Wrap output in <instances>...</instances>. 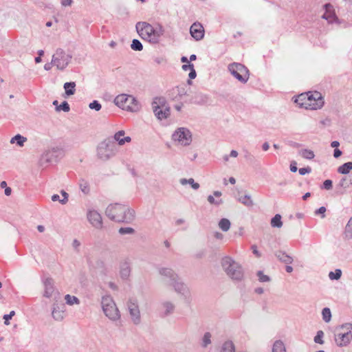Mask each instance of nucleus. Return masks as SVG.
Segmentation results:
<instances>
[{
	"mask_svg": "<svg viewBox=\"0 0 352 352\" xmlns=\"http://www.w3.org/2000/svg\"><path fill=\"white\" fill-rule=\"evenodd\" d=\"M323 186L325 189H327V190L330 189L332 187L331 180H329V179L325 180L323 183Z\"/></svg>",
	"mask_w": 352,
	"mask_h": 352,
	"instance_id": "46",
	"label": "nucleus"
},
{
	"mask_svg": "<svg viewBox=\"0 0 352 352\" xmlns=\"http://www.w3.org/2000/svg\"><path fill=\"white\" fill-rule=\"evenodd\" d=\"M299 173L301 175H305L306 173H311V168L310 167H307V168H301L299 169Z\"/></svg>",
	"mask_w": 352,
	"mask_h": 352,
	"instance_id": "45",
	"label": "nucleus"
},
{
	"mask_svg": "<svg viewBox=\"0 0 352 352\" xmlns=\"http://www.w3.org/2000/svg\"><path fill=\"white\" fill-rule=\"evenodd\" d=\"M351 326H342L336 329L335 340L338 346H346L352 339V332L349 329Z\"/></svg>",
	"mask_w": 352,
	"mask_h": 352,
	"instance_id": "9",
	"label": "nucleus"
},
{
	"mask_svg": "<svg viewBox=\"0 0 352 352\" xmlns=\"http://www.w3.org/2000/svg\"><path fill=\"white\" fill-rule=\"evenodd\" d=\"M300 153L303 158L307 160H312L315 156L314 151L308 149H303Z\"/></svg>",
	"mask_w": 352,
	"mask_h": 352,
	"instance_id": "27",
	"label": "nucleus"
},
{
	"mask_svg": "<svg viewBox=\"0 0 352 352\" xmlns=\"http://www.w3.org/2000/svg\"><path fill=\"white\" fill-rule=\"evenodd\" d=\"M324 8L325 12L322 15V18L327 20L329 23H332L336 21L337 18L333 6L331 4L327 3L324 6Z\"/></svg>",
	"mask_w": 352,
	"mask_h": 352,
	"instance_id": "16",
	"label": "nucleus"
},
{
	"mask_svg": "<svg viewBox=\"0 0 352 352\" xmlns=\"http://www.w3.org/2000/svg\"><path fill=\"white\" fill-rule=\"evenodd\" d=\"M278 257L280 261H282L286 264H291L293 261L292 258L289 255L286 254L285 253H280L278 255Z\"/></svg>",
	"mask_w": 352,
	"mask_h": 352,
	"instance_id": "30",
	"label": "nucleus"
},
{
	"mask_svg": "<svg viewBox=\"0 0 352 352\" xmlns=\"http://www.w3.org/2000/svg\"><path fill=\"white\" fill-rule=\"evenodd\" d=\"M173 139L181 145L186 146L191 142L192 136L189 130L186 128H179L173 133Z\"/></svg>",
	"mask_w": 352,
	"mask_h": 352,
	"instance_id": "10",
	"label": "nucleus"
},
{
	"mask_svg": "<svg viewBox=\"0 0 352 352\" xmlns=\"http://www.w3.org/2000/svg\"><path fill=\"white\" fill-rule=\"evenodd\" d=\"M269 147H270L269 144L267 142L264 143L263 145V149L264 151H267L269 149Z\"/></svg>",
	"mask_w": 352,
	"mask_h": 352,
	"instance_id": "60",
	"label": "nucleus"
},
{
	"mask_svg": "<svg viewBox=\"0 0 352 352\" xmlns=\"http://www.w3.org/2000/svg\"><path fill=\"white\" fill-rule=\"evenodd\" d=\"M166 308H167V311H168V312H169V311H170V310H172V309H173V305H172L171 304L167 303V304L166 305Z\"/></svg>",
	"mask_w": 352,
	"mask_h": 352,
	"instance_id": "62",
	"label": "nucleus"
},
{
	"mask_svg": "<svg viewBox=\"0 0 352 352\" xmlns=\"http://www.w3.org/2000/svg\"><path fill=\"white\" fill-rule=\"evenodd\" d=\"M234 346L232 342H226L221 349V352H234Z\"/></svg>",
	"mask_w": 352,
	"mask_h": 352,
	"instance_id": "26",
	"label": "nucleus"
},
{
	"mask_svg": "<svg viewBox=\"0 0 352 352\" xmlns=\"http://www.w3.org/2000/svg\"><path fill=\"white\" fill-rule=\"evenodd\" d=\"M88 219L94 227L97 228L102 227V217L97 211H89L88 213Z\"/></svg>",
	"mask_w": 352,
	"mask_h": 352,
	"instance_id": "14",
	"label": "nucleus"
},
{
	"mask_svg": "<svg viewBox=\"0 0 352 352\" xmlns=\"http://www.w3.org/2000/svg\"><path fill=\"white\" fill-rule=\"evenodd\" d=\"M214 236L217 239H223V234L219 232H216L214 234Z\"/></svg>",
	"mask_w": 352,
	"mask_h": 352,
	"instance_id": "55",
	"label": "nucleus"
},
{
	"mask_svg": "<svg viewBox=\"0 0 352 352\" xmlns=\"http://www.w3.org/2000/svg\"><path fill=\"white\" fill-rule=\"evenodd\" d=\"M152 108L155 116L159 120L165 119L170 114V109L166 107L164 98H155L152 102Z\"/></svg>",
	"mask_w": 352,
	"mask_h": 352,
	"instance_id": "7",
	"label": "nucleus"
},
{
	"mask_svg": "<svg viewBox=\"0 0 352 352\" xmlns=\"http://www.w3.org/2000/svg\"><path fill=\"white\" fill-rule=\"evenodd\" d=\"M15 315L14 311H11L9 314H6L3 316L4 323L6 325H9V320Z\"/></svg>",
	"mask_w": 352,
	"mask_h": 352,
	"instance_id": "36",
	"label": "nucleus"
},
{
	"mask_svg": "<svg viewBox=\"0 0 352 352\" xmlns=\"http://www.w3.org/2000/svg\"><path fill=\"white\" fill-rule=\"evenodd\" d=\"M80 187L84 193L87 194L89 192V186L87 182H82L80 184Z\"/></svg>",
	"mask_w": 352,
	"mask_h": 352,
	"instance_id": "37",
	"label": "nucleus"
},
{
	"mask_svg": "<svg viewBox=\"0 0 352 352\" xmlns=\"http://www.w3.org/2000/svg\"><path fill=\"white\" fill-rule=\"evenodd\" d=\"M286 271L289 273H291L292 271H293V268L292 267L289 266V265H287L286 267Z\"/></svg>",
	"mask_w": 352,
	"mask_h": 352,
	"instance_id": "64",
	"label": "nucleus"
},
{
	"mask_svg": "<svg viewBox=\"0 0 352 352\" xmlns=\"http://www.w3.org/2000/svg\"><path fill=\"white\" fill-rule=\"evenodd\" d=\"M124 131H119L114 135V140L118 142L120 145H123L126 142H130L131 141L129 136L124 137Z\"/></svg>",
	"mask_w": 352,
	"mask_h": 352,
	"instance_id": "17",
	"label": "nucleus"
},
{
	"mask_svg": "<svg viewBox=\"0 0 352 352\" xmlns=\"http://www.w3.org/2000/svg\"><path fill=\"white\" fill-rule=\"evenodd\" d=\"M70 57L62 50H56L53 56L52 63L59 69H64L68 64Z\"/></svg>",
	"mask_w": 352,
	"mask_h": 352,
	"instance_id": "11",
	"label": "nucleus"
},
{
	"mask_svg": "<svg viewBox=\"0 0 352 352\" xmlns=\"http://www.w3.org/2000/svg\"><path fill=\"white\" fill-rule=\"evenodd\" d=\"M162 274L172 276V271L169 269H163L161 272Z\"/></svg>",
	"mask_w": 352,
	"mask_h": 352,
	"instance_id": "52",
	"label": "nucleus"
},
{
	"mask_svg": "<svg viewBox=\"0 0 352 352\" xmlns=\"http://www.w3.org/2000/svg\"><path fill=\"white\" fill-rule=\"evenodd\" d=\"M341 155H342V152H341V151H340V149H338V148H336V149L334 150V153H333V156H334V157L338 158V157H339Z\"/></svg>",
	"mask_w": 352,
	"mask_h": 352,
	"instance_id": "51",
	"label": "nucleus"
},
{
	"mask_svg": "<svg viewBox=\"0 0 352 352\" xmlns=\"http://www.w3.org/2000/svg\"><path fill=\"white\" fill-rule=\"evenodd\" d=\"M114 102L122 109L131 112H137L140 109L138 101L131 95L120 94L116 97Z\"/></svg>",
	"mask_w": 352,
	"mask_h": 352,
	"instance_id": "4",
	"label": "nucleus"
},
{
	"mask_svg": "<svg viewBox=\"0 0 352 352\" xmlns=\"http://www.w3.org/2000/svg\"><path fill=\"white\" fill-rule=\"evenodd\" d=\"M230 221L225 218L221 219L219 222V227L223 232H227L230 229Z\"/></svg>",
	"mask_w": 352,
	"mask_h": 352,
	"instance_id": "20",
	"label": "nucleus"
},
{
	"mask_svg": "<svg viewBox=\"0 0 352 352\" xmlns=\"http://www.w3.org/2000/svg\"><path fill=\"white\" fill-rule=\"evenodd\" d=\"M102 309L105 315L111 320L119 318L120 314L116 303L110 296H104L102 299Z\"/></svg>",
	"mask_w": 352,
	"mask_h": 352,
	"instance_id": "6",
	"label": "nucleus"
},
{
	"mask_svg": "<svg viewBox=\"0 0 352 352\" xmlns=\"http://www.w3.org/2000/svg\"><path fill=\"white\" fill-rule=\"evenodd\" d=\"M208 201L211 204H219V202H216L214 201V199L212 196L210 195L208 197Z\"/></svg>",
	"mask_w": 352,
	"mask_h": 352,
	"instance_id": "54",
	"label": "nucleus"
},
{
	"mask_svg": "<svg viewBox=\"0 0 352 352\" xmlns=\"http://www.w3.org/2000/svg\"><path fill=\"white\" fill-rule=\"evenodd\" d=\"M37 229L40 232H43L45 230V228L43 226H38Z\"/></svg>",
	"mask_w": 352,
	"mask_h": 352,
	"instance_id": "63",
	"label": "nucleus"
},
{
	"mask_svg": "<svg viewBox=\"0 0 352 352\" xmlns=\"http://www.w3.org/2000/svg\"><path fill=\"white\" fill-rule=\"evenodd\" d=\"M58 109H62L64 111H69V104L67 102H63L62 103V104L60 105V107H58Z\"/></svg>",
	"mask_w": 352,
	"mask_h": 352,
	"instance_id": "44",
	"label": "nucleus"
},
{
	"mask_svg": "<svg viewBox=\"0 0 352 352\" xmlns=\"http://www.w3.org/2000/svg\"><path fill=\"white\" fill-rule=\"evenodd\" d=\"M331 145L332 147L337 148L340 145V143L338 141H333L331 142Z\"/></svg>",
	"mask_w": 352,
	"mask_h": 352,
	"instance_id": "58",
	"label": "nucleus"
},
{
	"mask_svg": "<svg viewBox=\"0 0 352 352\" xmlns=\"http://www.w3.org/2000/svg\"><path fill=\"white\" fill-rule=\"evenodd\" d=\"M240 201L245 204V206H252V201L250 198V197L244 195L240 197L239 199Z\"/></svg>",
	"mask_w": 352,
	"mask_h": 352,
	"instance_id": "35",
	"label": "nucleus"
},
{
	"mask_svg": "<svg viewBox=\"0 0 352 352\" xmlns=\"http://www.w3.org/2000/svg\"><path fill=\"white\" fill-rule=\"evenodd\" d=\"M271 226L273 228H281L283 221H281L280 214H276L271 220Z\"/></svg>",
	"mask_w": 352,
	"mask_h": 352,
	"instance_id": "21",
	"label": "nucleus"
},
{
	"mask_svg": "<svg viewBox=\"0 0 352 352\" xmlns=\"http://www.w3.org/2000/svg\"><path fill=\"white\" fill-rule=\"evenodd\" d=\"M175 90L177 91V94L179 96H183V95H185L186 94V91L185 89V87L183 85L177 86L175 88Z\"/></svg>",
	"mask_w": 352,
	"mask_h": 352,
	"instance_id": "43",
	"label": "nucleus"
},
{
	"mask_svg": "<svg viewBox=\"0 0 352 352\" xmlns=\"http://www.w3.org/2000/svg\"><path fill=\"white\" fill-rule=\"evenodd\" d=\"M251 249H252L253 253L256 255V257H258V258L261 257V254L258 251L256 245H252Z\"/></svg>",
	"mask_w": 352,
	"mask_h": 352,
	"instance_id": "47",
	"label": "nucleus"
},
{
	"mask_svg": "<svg viewBox=\"0 0 352 352\" xmlns=\"http://www.w3.org/2000/svg\"><path fill=\"white\" fill-rule=\"evenodd\" d=\"M210 338H211V335H210V333H206L204 335V339H203L204 346H207L208 344L210 343Z\"/></svg>",
	"mask_w": 352,
	"mask_h": 352,
	"instance_id": "41",
	"label": "nucleus"
},
{
	"mask_svg": "<svg viewBox=\"0 0 352 352\" xmlns=\"http://www.w3.org/2000/svg\"><path fill=\"white\" fill-rule=\"evenodd\" d=\"M345 236L348 239L352 238V217L349 221L345 228Z\"/></svg>",
	"mask_w": 352,
	"mask_h": 352,
	"instance_id": "29",
	"label": "nucleus"
},
{
	"mask_svg": "<svg viewBox=\"0 0 352 352\" xmlns=\"http://www.w3.org/2000/svg\"><path fill=\"white\" fill-rule=\"evenodd\" d=\"M273 352H286L284 344L281 341H276L274 344Z\"/></svg>",
	"mask_w": 352,
	"mask_h": 352,
	"instance_id": "23",
	"label": "nucleus"
},
{
	"mask_svg": "<svg viewBox=\"0 0 352 352\" xmlns=\"http://www.w3.org/2000/svg\"><path fill=\"white\" fill-rule=\"evenodd\" d=\"M182 69L185 71H188V70H190V73H189V77L190 79H193L196 77V72L194 69V66L192 64H190V63H187L186 65H184L182 66Z\"/></svg>",
	"mask_w": 352,
	"mask_h": 352,
	"instance_id": "22",
	"label": "nucleus"
},
{
	"mask_svg": "<svg viewBox=\"0 0 352 352\" xmlns=\"http://www.w3.org/2000/svg\"><path fill=\"white\" fill-rule=\"evenodd\" d=\"M72 0H65L63 2V4L64 6H70L71 3H72Z\"/></svg>",
	"mask_w": 352,
	"mask_h": 352,
	"instance_id": "61",
	"label": "nucleus"
},
{
	"mask_svg": "<svg viewBox=\"0 0 352 352\" xmlns=\"http://www.w3.org/2000/svg\"><path fill=\"white\" fill-rule=\"evenodd\" d=\"M258 276V279L261 282H267L269 281L270 277L267 275H265L262 272L259 271L257 274Z\"/></svg>",
	"mask_w": 352,
	"mask_h": 352,
	"instance_id": "38",
	"label": "nucleus"
},
{
	"mask_svg": "<svg viewBox=\"0 0 352 352\" xmlns=\"http://www.w3.org/2000/svg\"><path fill=\"white\" fill-rule=\"evenodd\" d=\"M113 144L110 142L104 141L97 148L98 157L104 160H108L113 154Z\"/></svg>",
	"mask_w": 352,
	"mask_h": 352,
	"instance_id": "12",
	"label": "nucleus"
},
{
	"mask_svg": "<svg viewBox=\"0 0 352 352\" xmlns=\"http://www.w3.org/2000/svg\"><path fill=\"white\" fill-rule=\"evenodd\" d=\"M128 308L131 316V318L135 323L140 322V311L138 305L133 302H129Z\"/></svg>",
	"mask_w": 352,
	"mask_h": 352,
	"instance_id": "15",
	"label": "nucleus"
},
{
	"mask_svg": "<svg viewBox=\"0 0 352 352\" xmlns=\"http://www.w3.org/2000/svg\"><path fill=\"white\" fill-rule=\"evenodd\" d=\"M131 46V48L135 51H141L143 48V46H142V43H140V41L137 39L133 40L132 44Z\"/></svg>",
	"mask_w": 352,
	"mask_h": 352,
	"instance_id": "32",
	"label": "nucleus"
},
{
	"mask_svg": "<svg viewBox=\"0 0 352 352\" xmlns=\"http://www.w3.org/2000/svg\"><path fill=\"white\" fill-rule=\"evenodd\" d=\"M222 266L226 274L232 279L241 280L243 272L241 266L230 258H226L222 261Z\"/></svg>",
	"mask_w": 352,
	"mask_h": 352,
	"instance_id": "5",
	"label": "nucleus"
},
{
	"mask_svg": "<svg viewBox=\"0 0 352 352\" xmlns=\"http://www.w3.org/2000/svg\"><path fill=\"white\" fill-rule=\"evenodd\" d=\"M52 316L56 320H62L64 318V311L55 308L52 311Z\"/></svg>",
	"mask_w": 352,
	"mask_h": 352,
	"instance_id": "25",
	"label": "nucleus"
},
{
	"mask_svg": "<svg viewBox=\"0 0 352 352\" xmlns=\"http://www.w3.org/2000/svg\"><path fill=\"white\" fill-rule=\"evenodd\" d=\"M352 170V162H346L343 165L340 166L338 171L339 173L341 174H347Z\"/></svg>",
	"mask_w": 352,
	"mask_h": 352,
	"instance_id": "18",
	"label": "nucleus"
},
{
	"mask_svg": "<svg viewBox=\"0 0 352 352\" xmlns=\"http://www.w3.org/2000/svg\"><path fill=\"white\" fill-rule=\"evenodd\" d=\"M295 102L306 109L316 110L321 109L324 104V98L319 91H308L297 96Z\"/></svg>",
	"mask_w": 352,
	"mask_h": 352,
	"instance_id": "1",
	"label": "nucleus"
},
{
	"mask_svg": "<svg viewBox=\"0 0 352 352\" xmlns=\"http://www.w3.org/2000/svg\"><path fill=\"white\" fill-rule=\"evenodd\" d=\"M342 275V271L339 269L335 270V272H331L329 274V277L331 280H338Z\"/></svg>",
	"mask_w": 352,
	"mask_h": 352,
	"instance_id": "31",
	"label": "nucleus"
},
{
	"mask_svg": "<svg viewBox=\"0 0 352 352\" xmlns=\"http://www.w3.org/2000/svg\"><path fill=\"white\" fill-rule=\"evenodd\" d=\"M237 155H238V153H237V151H236L233 150V151H232L230 152V156H231V157H237Z\"/></svg>",
	"mask_w": 352,
	"mask_h": 352,
	"instance_id": "59",
	"label": "nucleus"
},
{
	"mask_svg": "<svg viewBox=\"0 0 352 352\" xmlns=\"http://www.w3.org/2000/svg\"><path fill=\"white\" fill-rule=\"evenodd\" d=\"M326 212V208L323 206L320 207L317 211H316V214H322V217H324V212Z\"/></svg>",
	"mask_w": 352,
	"mask_h": 352,
	"instance_id": "53",
	"label": "nucleus"
},
{
	"mask_svg": "<svg viewBox=\"0 0 352 352\" xmlns=\"http://www.w3.org/2000/svg\"><path fill=\"white\" fill-rule=\"evenodd\" d=\"M65 300L67 304L69 305H73L74 304H79V300L74 296H71L69 294H67L65 296Z\"/></svg>",
	"mask_w": 352,
	"mask_h": 352,
	"instance_id": "28",
	"label": "nucleus"
},
{
	"mask_svg": "<svg viewBox=\"0 0 352 352\" xmlns=\"http://www.w3.org/2000/svg\"><path fill=\"white\" fill-rule=\"evenodd\" d=\"M228 69L232 76L240 82H245L249 79L248 69L240 63H234L229 65Z\"/></svg>",
	"mask_w": 352,
	"mask_h": 352,
	"instance_id": "8",
	"label": "nucleus"
},
{
	"mask_svg": "<svg viewBox=\"0 0 352 352\" xmlns=\"http://www.w3.org/2000/svg\"><path fill=\"white\" fill-rule=\"evenodd\" d=\"M134 232V230L131 228H121L120 230H119V232L122 234H131V233H133Z\"/></svg>",
	"mask_w": 352,
	"mask_h": 352,
	"instance_id": "42",
	"label": "nucleus"
},
{
	"mask_svg": "<svg viewBox=\"0 0 352 352\" xmlns=\"http://www.w3.org/2000/svg\"><path fill=\"white\" fill-rule=\"evenodd\" d=\"M52 287L50 285L49 287H47V285H46V291L45 292V296L46 297H50L52 294Z\"/></svg>",
	"mask_w": 352,
	"mask_h": 352,
	"instance_id": "48",
	"label": "nucleus"
},
{
	"mask_svg": "<svg viewBox=\"0 0 352 352\" xmlns=\"http://www.w3.org/2000/svg\"><path fill=\"white\" fill-rule=\"evenodd\" d=\"M322 314L323 320L327 322H329L331 318L330 309L329 308H324L323 309Z\"/></svg>",
	"mask_w": 352,
	"mask_h": 352,
	"instance_id": "33",
	"label": "nucleus"
},
{
	"mask_svg": "<svg viewBox=\"0 0 352 352\" xmlns=\"http://www.w3.org/2000/svg\"><path fill=\"white\" fill-rule=\"evenodd\" d=\"M191 36L197 41L201 40L204 36V29L199 23H193L190 29Z\"/></svg>",
	"mask_w": 352,
	"mask_h": 352,
	"instance_id": "13",
	"label": "nucleus"
},
{
	"mask_svg": "<svg viewBox=\"0 0 352 352\" xmlns=\"http://www.w3.org/2000/svg\"><path fill=\"white\" fill-rule=\"evenodd\" d=\"M63 199L60 200L61 203H65L67 201L68 195L65 191L62 192Z\"/></svg>",
	"mask_w": 352,
	"mask_h": 352,
	"instance_id": "50",
	"label": "nucleus"
},
{
	"mask_svg": "<svg viewBox=\"0 0 352 352\" xmlns=\"http://www.w3.org/2000/svg\"><path fill=\"white\" fill-rule=\"evenodd\" d=\"M11 192H12V190H11V188L10 187L6 188V189H5V194H6V195H7V196L10 195H11Z\"/></svg>",
	"mask_w": 352,
	"mask_h": 352,
	"instance_id": "56",
	"label": "nucleus"
},
{
	"mask_svg": "<svg viewBox=\"0 0 352 352\" xmlns=\"http://www.w3.org/2000/svg\"><path fill=\"white\" fill-rule=\"evenodd\" d=\"M89 107L92 109L99 111L101 109V104L98 101L94 100L89 104Z\"/></svg>",
	"mask_w": 352,
	"mask_h": 352,
	"instance_id": "39",
	"label": "nucleus"
},
{
	"mask_svg": "<svg viewBox=\"0 0 352 352\" xmlns=\"http://www.w3.org/2000/svg\"><path fill=\"white\" fill-rule=\"evenodd\" d=\"M322 336H323V332L322 331H319L318 332L317 335L316 336V337L314 338V341L316 343L322 344L323 343V340H322Z\"/></svg>",
	"mask_w": 352,
	"mask_h": 352,
	"instance_id": "40",
	"label": "nucleus"
},
{
	"mask_svg": "<svg viewBox=\"0 0 352 352\" xmlns=\"http://www.w3.org/2000/svg\"><path fill=\"white\" fill-rule=\"evenodd\" d=\"M76 84L74 82H65L64 85V89L67 95H73L75 92Z\"/></svg>",
	"mask_w": 352,
	"mask_h": 352,
	"instance_id": "19",
	"label": "nucleus"
},
{
	"mask_svg": "<svg viewBox=\"0 0 352 352\" xmlns=\"http://www.w3.org/2000/svg\"><path fill=\"white\" fill-rule=\"evenodd\" d=\"M181 183L182 184H186L187 183L190 184L192 188L194 189H198L199 187V185L198 183H195L193 179H189L188 180H186V179H183L181 180Z\"/></svg>",
	"mask_w": 352,
	"mask_h": 352,
	"instance_id": "34",
	"label": "nucleus"
},
{
	"mask_svg": "<svg viewBox=\"0 0 352 352\" xmlns=\"http://www.w3.org/2000/svg\"><path fill=\"white\" fill-rule=\"evenodd\" d=\"M26 140V138L18 134L11 139L10 143L13 144L16 142L19 146H22Z\"/></svg>",
	"mask_w": 352,
	"mask_h": 352,
	"instance_id": "24",
	"label": "nucleus"
},
{
	"mask_svg": "<svg viewBox=\"0 0 352 352\" xmlns=\"http://www.w3.org/2000/svg\"><path fill=\"white\" fill-rule=\"evenodd\" d=\"M290 170L293 173H295L297 171L296 162L295 161H293L291 162Z\"/></svg>",
	"mask_w": 352,
	"mask_h": 352,
	"instance_id": "49",
	"label": "nucleus"
},
{
	"mask_svg": "<svg viewBox=\"0 0 352 352\" xmlns=\"http://www.w3.org/2000/svg\"><path fill=\"white\" fill-rule=\"evenodd\" d=\"M52 199L53 201H60V199H59V195H54L52 197Z\"/></svg>",
	"mask_w": 352,
	"mask_h": 352,
	"instance_id": "57",
	"label": "nucleus"
},
{
	"mask_svg": "<svg viewBox=\"0 0 352 352\" xmlns=\"http://www.w3.org/2000/svg\"><path fill=\"white\" fill-rule=\"evenodd\" d=\"M135 28L142 38L153 43H157L164 32L162 25H158L154 28L147 22H138Z\"/></svg>",
	"mask_w": 352,
	"mask_h": 352,
	"instance_id": "2",
	"label": "nucleus"
},
{
	"mask_svg": "<svg viewBox=\"0 0 352 352\" xmlns=\"http://www.w3.org/2000/svg\"><path fill=\"white\" fill-rule=\"evenodd\" d=\"M106 213L110 219L118 222H124L131 221L134 212L126 206L116 204L109 206Z\"/></svg>",
	"mask_w": 352,
	"mask_h": 352,
	"instance_id": "3",
	"label": "nucleus"
}]
</instances>
